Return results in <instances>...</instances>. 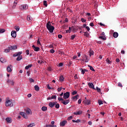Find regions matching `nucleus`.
Masks as SVG:
<instances>
[{
	"mask_svg": "<svg viewBox=\"0 0 127 127\" xmlns=\"http://www.w3.org/2000/svg\"><path fill=\"white\" fill-rule=\"evenodd\" d=\"M46 27L47 29L49 30V32H50L51 33H52L54 29H55V28H54V26L51 25V23L50 22V21H48L47 23Z\"/></svg>",
	"mask_w": 127,
	"mask_h": 127,
	"instance_id": "obj_1",
	"label": "nucleus"
},
{
	"mask_svg": "<svg viewBox=\"0 0 127 127\" xmlns=\"http://www.w3.org/2000/svg\"><path fill=\"white\" fill-rule=\"evenodd\" d=\"M5 106L6 107H12V102L10 100H7L5 102Z\"/></svg>",
	"mask_w": 127,
	"mask_h": 127,
	"instance_id": "obj_2",
	"label": "nucleus"
},
{
	"mask_svg": "<svg viewBox=\"0 0 127 127\" xmlns=\"http://www.w3.org/2000/svg\"><path fill=\"white\" fill-rule=\"evenodd\" d=\"M69 97H70V92H66L64 94V100H67V99L69 98Z\"/></svg>",
	"mask_w": 127,
	"mask_h": 127,
	"instance_id": "obj_3",
	"label": "nucleus"
},
{
	"mask_svg": "<svg viewBox=\"0 0 127 127\" xmlns=\"http://www.w3.org/2000/svg\"><path fill=\"white\" fill-rule=\"evenodd\" d=\"M8 48L9 50H15L17 49V47L16 46H10Z\"/></svg>",
	"mask_w": 127,
	"mask_h": 127,
	"instance_id": "obj_4",
	"label": "nucleus"
},
{
	"mask_svg": "<svg viewBox=\"0 0 127 127\" xmlns=\"http://www.w3.org/2000/svg\"><path fill=\"white\" fill-rule=\"evenodd\" d=\"M11 68H12V65L11 64H9L7 67V72H9V73H10V72L12 71V69H11Z\"/></svg>",
	"mask_w": 127,
	"mask_h": 127,
	"instance_id": "obj_5",
	"label": "nucleus"
},
{
	"mask_svg": "<svg viewBox=\"0 0 127 127\" xmlns=\"http://www.w3.org/2000/svg\"><path fill=\"white\" fill-rule=\"evenodd\" d=\"M21 7L20 9H21V10H24V9H26L27 8H28V6H27V4H22L21 5Z\"/></svg>",
	"mask_w": 127,
	"mask_h": 127,
	"instance_id": "obj_6",
	"label": "nucleus"
},
{
	"mask_svg": "<svg viewBox=\"0 0 127 127\" xmlns=\"http://www.w3.org/2000/svg\"><path fill=\"white\" fill-rule=\"evenodd\" d=\"M83 114V111L79 110V111H77V112H74L73 115L75 116H80V115H82Z\"/></svg>",
	"mask_w": 127,
	"mask_h": 127,
	"instance_id": "obj_7",
	"label": "nucleus"
},
{
	"mask_svg": "<svg viewBox=\"0 0 127 127\" xmlns=\"http://www.w3.org/2000/svg\"><path fill=\"white\" fill-rule=\"evenodd\" d=\"M32 48L34 49V51H36V52H37L40 50V48L38 47H35L34 45L32 46Z\"/></svg>",
	"mask_w": 127,
	"mask_h": 127,
	"instance_id": "obj_8",
	"label": "nucleus"
},
{
	"mask_svg": "<svg viewBox=\"0 0 127 127\" xmlns=\"http://www.w3.org/2000/svg\"><path fill=\"white\" fill-rule=\"evenodd\" d=\"M22 54V52H18L13 55V57H16L17 56H20Z\"/></svg>",
	"mask_w": 127,
	"mask_h": 127,
	"instance_id": "obj_9",
	"label": "nucleus"
},
{
	"mask_svg": "<svg viewBox=\"0 0 127 127\" xmlns=\"http://www.w3.org/2000/svg\"><path fill=\"white\" fill-rule=\"evenodd\" d=\"M88 85L89 86V88L93 89V90H96V88H95V86H94L93 83L89 82L88 83Z\"/></svg>",
	"mask_w": 127,
	"mask_h": 127,
	"instance_id": "obj_10",
	"label": "nucleus"
},
{
	"mask_svg": "<svg viewBox=\"0 0 127 127\" xmlns=\"http://www.w3.org/2000/svg\"><path fill=\"white\" fill-rule=\"evenodd\" d=\"M11 35L12 37L15 38V37H16V31H12V32H11Z\"/></svg>",
	"mask_w": 127,
	"mask_h": 127,
	"instance_id": "obj_11",
	"label": "nucleus"
},
{
	"mask_svg": "<svg viewBox=\"0 0 127 127\" xmlns=\"http://www.w3.org/2000/svg\"><path fill=\"white\" fill-rule=\"evenodd\" d=\"M70 102V100H65L62 101V103L63 104V105H68L69 104V102Z\"/></svg>",
	"mask_w": 127,
	"mask_h": 127,
	"instance_id": "obj_12",
	"label": "nucleus"
},
{
	"mask_svg": "<svg viewBox=\"0 0 127 127\" xmlns=\"http://www.w3.org/2000/svg\"><path fill=\"white\" fill-rule=\"evenodd\" d=\"M66 124H67V121L64 120V121L61 122L60 123V125L61 127H64L65 126V125H66Z\"/></svg>",
	"mask_w": 127,
	"mask_h": 127,
	"instance_id": "obj_13",
	"label": "nucleus"
},
{
	"mask_svg": "<svg viewBox=\"0 0 127 127\" xmlns=\"http://www.w3.org/2000/svg\"><path fill=\"white\" fill-rule=\"evenodd\" d=\"M56 103L57 102H50L49 106V107H50V108H53L55 106V105H56Z\"/></svg>",
	"mask_w": 127,
	"mask_h": 127,
	"instance_id": "obj_14",
	"label": "nucleus"
},
{
	"mask_svg": "<svg viewBox=\"0 0 127 127\" xmlns=\"http://www.w3.org/2000/svg\"><path fill=\"white\" fill-rule=\"evenodd\" d=\"M5 121L9 124H10L12 122V120H11V118L8 117L6 118Z\"/></svg>",
	"mask_w": 127,
	"mask_h": 127,
	"instance_id": "obj_15",
	"label": "nucleus"
},
{
	"mask_svg": "<svg viewBox=\"0 0 127 127\" xmlns=\"http://www.w3.org/2000/svg\"><path fill=\"white\" fill-rule=\"evenodd\" d=\"M118 36H119V33H118L117 32H115L113 33V37H114V38H117Z\"/></svg>",
	"mask_w": 127,
	"mask_h": 127,
	"instance_id": "obj_16",
	"label": "nucleus"
},
{
	"mask_svg": "<svg viewBox=\"0 0 127 127\" xmlns=\"http://www.w3.org/2000/svg\"><path fill=\"white\" fill-rule=\"evenodd\" d=\"M0 61L1 62V63H5V62H6V60H5L4 58H1L0 59Z\"/></svg>",
	"mask_w": 127,
	"mask_h": 127,
	"instance_id": "obj_17",
	"label": "nucleus"
},
{
	"mask_svg": "<svg viewBox=\"0 0 127 127\" xmlns=\"http://www.w3.org/2000/svg\"><path fill=\"white\" fill-rule=\"evenodd\" d=\"M32 67V64H30L25 66V70H28L29 68H31Z\"/></svg>",
	"mask_w": 127,
	"mask_h": 127,
	"instance_id": "obj_18",
	"label": "nucleus"
},
{
	"mask_svg": "<svg viewBox=\"0 0 127 127\" xmlns=\"http://www.w3.org/2000/svg\"><path fill=\"white\" fill-rule=\"evenodd\" d=\"M85 104H86V105H90L91 104V101L90 100H85Z\"/></svg>",
	"mask_w": 127,
	"mask_h": 127,
	"instance_id": "obj_19",
	"label": "nucleus"
},
{
	"mask_svg": "<svg viewBox=\"0 0 127 127\" xmlns=\"http://www.w3.org/2000/svg\"><path fill=\"white\" fill-rule=\"evenodd\" d=\"M99 38L101 39H102V40H106L107 37H106V36H99Z\"/></svg>",
	"mask_w": 127,
	"mask_h": 127,
	"instance_id": "obj_20",
	"label": "nucleus"
},
{
	"mask_svg": "<svg viewBox=\"0 0 127 127\" xmlns=\"http://www.w3.org/2000/svg\"><path fill=\"white\" fill-rule=\"evenodd\" d=\"M34 89L35 91H37V92H38L40 90L39 86H38V85H35Z\"/></svg>",
	"mask_w": 127,
	"mask_h": 127,
	"instance_id": "obj_21",
	"label": "nucleus"
},
{
	"mask_svg": "<svg viewBox=\"0 0 127 127\" xmlns=\"http://www.w3.org/2000/svg\"><path fill=\"white\" fill-rule=\"evenodd\" d=\"M27 19L28 21H30L32 20V17L30 16V15H28L27 16Z\"/></svg>",
	"mask_w": 127,
	"mask_h": 127,
	"instance_id": "obj_22",
	"label": "nucleus"
},
{
	"mask_svg": "<svg viewBox=\"0 0 127 127\" xmlns=\"http://www.w3.org/2000/svg\"><path fill=\"white\" fill-rule=\"evenodd\" d=\"M47 110V107L44 106L42 107V111H43V112H45Z\"/></svg>",
	"mask_w": 127,
	"mask_h": 127,
	"instance_id": "obj_23",
	"label": "nucleus"
},
{
	"mask_svg": "<svg viewBox=\"0 0 127 127\" xmlns=\"http://www.w3.org/2000/svg\"><path fill=\"white\" fill-rule=\"evenodd\" d=\"M22 59V56H18L17 58L16 59L17 61H20Z\"/></svg>",
	"mask_w": 127,
	"mask_h": 127,
	"instance_id": "obj_24",
	"label": "nucleus"
},
{
	"mask_svg": "<svg viewBox=\"0 0 127 127\" xmlns=\"http://www.w3.org/2000/svg\"><path fill=\"white\" fill-rule=\"evenodd\" d=\"M60 81L63 82L64 81V77L63 75H61L60 77Z\"/></svg>",
	"mask_w": 127,
	"mask_h": 127,
	"instance_id": "obj_25",
	"label": "nucleus"
},
{
	"mask_svg": "<svg viewBox=\"0 0 127 127\" xmlns=\"http://www.w3.org/2000/svg\"><path fill=\"white\" fill-rule=\"evenodd\" d=\"M106 62H107V64H112V61H110V60L108 58H107L106 59Z\"/></svg>",
	"mask_w": 127,
	"mask_h": 127,
	"instance_id": "obj_26",
	"label": "nucleus"
},
{
	"mask_svg": "<svg viewBox=\"0 0 127 127\" xmlns=\"http://www.w3.org/2000/svg\"><path fill=\"white\" fill-rule=\"evenodd\" d=\"M92 55H94V51L92 50L89 51V56L91 57Z\"/></svg>",
	"mask_w": 127,
	"mask_h": 127,
	"instance_id": "obj_27",
	"label": "nucleus"
},
{
	"mask_svg": "<svg viewBox=\"0 0 127 127\" xmlns=\"http://www.w3.org/2000/svg\"><path fill=\"white\" fill-rule=\"evenodd\" d=\"M35 126V124L34 123L30 124L27 126V127H32Z\"/></svg>",
	"mask_w": 127,
	"mask_h": 127,
	"instance_id": "obj_28",
	"label": "nucleus"
},
{
	"mask_svg": "<svg viewBox=\"0 0 127 127\" xmlns=\"http://www.w3.org/2000/svg\"><path fill=\"white\" fill-rule=\"evenodd\" d=\"M88 67L90 68V69L91 70V71H93V72H95V69H94L93 66L88 65Z\"/></svg>",
	"mask_w": 127,
	"mask_h": 127,
	"instance_id": "obj_29",
	"label": "nucleus"
},
{
	"mask_svg": "<svg viewBox=\"0 0 127 127\" xmlns=\"http://www.w3.org/2000/svg\"><path fill=\"white\" fill-rule=\"evenodd\" d=\"M5 32V30L4 29H0V33H3Z\"/></svg>",
	"mask_w": 127,
	"mask_h": 127,
	"instance_id": "obj_30",
	"label": "nucleus"
},
{
	"mask_svg": "<svg viewBox=\"0 0 127 127\" xmlns=\"http://www.w3.org/2000/svg\"><path fill=\"white\" fill-rule=\"evenodd\" d=\"M60 108V105H59V103L55 104V108L56 109H59Z\"/></svg>",
	"mask_w": 127,
	"mask_h": 127,
	"instance_id": "obj_31",
	"label": "nucleus"
},
{
	"mask_svg": "<svg viewBox=\"0 0 127 127\" xmlns=\"http://www.w3.org/2000/svg\"><path fill=\"white\" fill-rule=\"evenodd\" d=\"M84 36H86V37H89V33L88 32H84Z\"/></svg>",
	"mask_w": 127,
	"mask_h": 127,
	"instance_id": "obj_32",
	"label": "nucleus"
},
{
	"mask_svg": "<svg viewBox=\"0 0 127 127\" xmlns=\"http://www.w3.org/2000/svg\"><path fill=\"white\" fill-rule=\"evenodd\" d=\"M98 103L99 104V105H103V101H102V100H98Z\"/></svg>",
	"mask_w": 127,
	"mask_h": 127,
	"instance_id": "obj_33",
	"label": "nucleus"
},
{
	"mask_svg": "<svg viewBox=\"0 0 127 127\" xmlns=\"http://www.w3.org/2000/svg\"><path fill=\"white\" fill-rule=\"evenodd\" d=\"M30 112H31V110H30V109H27L26 110L27 115H29L30 114Z\"/></svg>",
	"mask_w": 127,
	"mask_h": 127,
	"instance_id": "obj_34",
	"label": "nucleus"
},
{
	"mask_svg": "<svg viewBox=\"0 0 127 127\" xmlns=\"http://www.w3.org/2000/svg\"><path fill=\"white\" fill-rule=\"evenodd\" d=\"M95 90H97L98 93H101V88H99V87H97Z\"/></svg>",
	"mask_w": 127,
	"mask_h": 127,
	"instance_id": "obj_35",
	"label": "nucleus"
},
{
	"mask_svg": "<svg viewBox=\"0 0 127 127\" xmlns=\"http://www.w3.org/2000/svg\"><path fill=\"white\" fill-rule=\"evenodd\" d=\"M63 89V87H59L58 88V92H61V90Z\"/></svg>",
	"mask_w": 127,
	"mask_h": 127,
	"instance_id": "obj_36",
	"label": "nucleus"
},
{
	"mask_svg": "<svg viewBox=\"0 0 127 127\" xmlns=\"http://www.w3.org/2000/svg\"><path fill=\"white\" fill-rule=\"evenodd\" d=\"M10 50H9V49H6L4 50V52L5 53H8V52H9Z\"/></svg>",
	"mask_w": 127,
	"mask_h": 127,
	"instance_id": "obj_37",
	"label": "nucleus"
},
{
	"mask_svg": "<svg viewBox=\"0 0 127 127\" xmlns=\"http://www.w3.org/2000/svg\"><path fill=\"white\" fill-rule=\"evenodd\" d=\"M15 29L16 30V31H19V26H16Z\"/></svg>",
	"mask_w": 127,
	"mask_h": 127,
	"instance_id": "obj_38",
	"label": "nucleus"
},
{
	"mask_svg": "<svg viewBox=\"0 0 127 127\" xmlns=\"http://www.w3.org/2000/svg\"><path fill=\"white\" fill-rule=\"evenodd\" d=\"M75 37H76V35H71V40H73V39L75 38Z\"/></svg>",
	"mask_w": 127,
	"mask_h": 127,
	"instance_id": "obj_39",
	"label": "nucleus"
},
{
	"mask_svg": "<svg viewBox=\"0 0 127 127\" xmlns=\"http://www.w3.org/2000/svg\"><path fill=\"white\" fill-rule=\"evenodd\" d=\"M24 119H28V117H27V115H26V113H25V114H24V116H23Z\"/></svg>",
	"mask_w": 127,
	"mask_h": 127,
	"instance_id": "obj_40",
	"label": "nucleus"
},
{
	"mask_svg": "<svg viewBox=\"0 0 127 127\" xmlns=\"http://www.w3.org/2000/svg\"><path fill=\"white\" fill-rule=\"evenodd\" d=\"M25 113L23 112H20V115H21V116L22 117H23L25 115Z\"/></svg>",
	"mask_w": 127,
	"mask_h": 127,
	"instance_id": "obj_41",
	"label": "nucleus"
},
{
	"mask_svg": "<svg viewBox=\"0 0 127 127\" xmlns=\"http://www.w3.org/2000/svg\"><path fill=\"white\" fill-rule=\"evenodd\" d=\"M44 5H45V6H47V1L44 0Z\"/></svg>",
	"mask_w": 127,
	"mask_h": 127,
	"instance_id": "obj_42",
	"label": "nucleus"
},
{
	"mask_svg": "<svg viewBox=\"0 0 127 127\" xmlns=\"http://www.w3.org/2000/svg\"><path fill=\"white\" fill-rule=\"evenodd\" d=\"M78 95H76V96H73V100H75H75H78Z\"/></svg>",
	"mask_w": 127,
	"mask_h": 127,
	"instance_id": "obj_43",
	"label": "nucleus"
},
{
	"mask_svg": "<svg viewBox=\"0 0 127 127\" xmlns=\"http://www.w3.org/2000/svg\"><path fill=\"white\" fill-rule=\"evenodd\" d=\"M29 81H30V82H31V83H34V79H33L32 78H30Z\"/></svg>",
	"mask_w": 127,
	"mask_h": 127,
	"instance_id": "obj_44",
	"label": "nucleus"
},
{
	"mask_svg": "<svg viewBox=\"0 0 127 127\" xmlns=\"http://www.w3.org/2000/svg\"><path fill=\"white\" fill-rule=\"evenodd\" d=\"M50 53H52L53 54V53H54L55 52V51L54 50V49H51L50 51Z\"/></svg>",
	"mask_w": 127,
	"mask_h": 127,
	"instance_id": "obj_45",
	"label": "nucleus"
},
{
	"mask_svg": "<svg viewBox=\"0 0 127 127\" xmlns=\"http://www.w3.org/2000/svg\"><path fill=\"white\" fill-rule=\"evenodd\" d=\"M53 100H56V95H54L51 97Z\"/></svg>",
	"mask_w": 127,
	"mask_h": 127,
	"instance_id": "obj_46",
	"label": "nucleus"
},
{
	"mask_svg": "<svg viewBox=\"0 0 127 127\" xmlns=\"http://www.w3.org/2000/svg\"><path fill=\"white\" fill-rule=\"evenodd\" d=\"M58 100H59V101H62V102H63V101H64V99H63V98H61V97H59V98H58Z\"/></svg>",
	"mask_w": 127,
	"mask_h": 127,
	"instance_id": "obj_47",
	"label": "nucleus"
},
{
	"mask_svg": "<svg viewBox=\"0 0 127 127\" xmlns=\"http://www.w3.org/2000/svg\"><path fill=\"white\" fill-rule=\"evenodd\" d=\"M118 86H119V87H121V88H123V85L122 84V83L121 82L118 83Z\"/></svg>",
	"mask_w": 127,
	"mask_h": 127,
	"instance_id": "obj_48",
	"label": "nucleus"
},
{
	"mask_svg": "<svg viewBox=\"0 0 127 127\" xmlns=\"http://www.w3.org/2000/svg\"><path fill=\"white\" fill-rule=\"evenodd\" d=\"M47 88H48L49 90H51L52 89L51 87H50V85L49 84L47 85Z\"/></svg>",
	"mask_w": 127,
	"mask_h": 127,
	"instance_id": "obj_49",
	"label": "nucleus"
},
{
	"mask_svg": "<svg viewBox=\"0 0 127 127\" xmlns=\"http://www.w3.org/2000/svg\"><path fill=\"white\" fill-rule=\"evenodd\" d=\"M81 71V73L84 74H85V70L84 69H83V68H81L80 69Z\"/></svg>",
	"mask_w": 127,
	"mask_h": 127,
	"instance_id": "obj_50",
	"label": "nucleus"
},
{
	"mask_svg": "<svg viewBox=\"0 0 127 127\" xmlns=\"http://www.w3.org/2000/svg\"><path fill=\"white\" fill-rule=\"evenodd\" d=\"M81 21H82V22H86V19H85L82 18L81 19Z\"/></svg>",
	"mask_w": 127,
	"mask_h": 127,
	"instance_id": "obj_51",
	"label": "nucleus"
},
{
	"mask_svg": "<svg viewBox=\"0 0 127 127\" xmlns=\"http://www.w3.org/2000/svg\"><path fill=\"white\" fill-rule=\"evenodd\" d=\"M62 66H63V63H60L59 64V67H62Z\"/></svg>",
	"mask_w": 127,
	"mask_h": 127,
	"instance_id": "obj_52",
	"label": "nucleus"
},
{
	"mask_svg": "<svg viewBox=\"0 0 127 127\" xmlns=\"http://www.w3.org/2000/svg\"><path fill=\"white\" fill-rule=\"evenodd\" d=\"M26 53L27 55H29V50H27L26 51Z\"/></svg>",
	"mask_w": 127,
	"mask_h": 127,
	"instance_id": "obj_53",
	"label": "nucleus"
},
{
	"mask_svg": "<svg viewBox=\"0 0 127 127\" xmlns=\"http://www.w3.org/2000/svg\"><path fill=\"white\" fill-rule=\"evenodd\" d=\"M37 44L38 45H41V44L40 43V41H39V39L37 40Z\"/></svg>",
	"mask_w": 127,
	"mask_h": 127,
	"instance_id": "obj_54",
	"label": "nucleus"
},
{
	"mask_svg": "<svg viewBox=\"0 0 127 127\" xmlns=\"http://www.w3.org/2000/svg\"><path fill=\"white\" fill-rule=\"evenodd\" d=\"M76 94H77V92L76 91H73V92H72V95H73V96H74V95H76Z\"/></svg>",
	"mask_w": 127,
	"mask_h": 127,
	"instance_id": "obj_55",
	"label": "nucleus"
},
{
	"mask_svg": "<svg viewBox=\"0 0 127 127\" xmlns=\"http://www.w3.org/2000/svg\"><path fill=\"white\" fill-rule=\"evenodd\" d=\"M10 84H11L12 86H13L14 85V81L13 80H11V82H10Z\"/></svg>",
	"mask_w": 127,
	"mask_h": 127,
	"instance_id": "obj_56",
	"label": "nucleus"
},
{
	"mask_svg": "<svg viewBox=\"0 0 127 127\" xmlns=\"http://www.w3.org/2000/svg\"><path fill=\"white\" fill-rule=\"evenodd\" d=\"M38 63L39 64H42V63H43V62L42 61H41V62L40 61H38Z\"/></svg>",
	"mask_w": 127,
	"mask_h": 127,
	"instance_id": "obj_57",
	"label": "nucleus"
},
{
	"mask_svg": "<svg viewBox=\"0 0 127 127\" xmlns=\"http://www.w3.org/2000/svg\"><path fill=\"white\" fill-rule=\"evenodd\" d=\"M65 32H66V33H70L71 31H69V30H65Z\"/></svg>",
	"mask_w": 127,
	"mask_h": 127,
	"instance_id": "obj_58",
	"label": "nucleus"
},
{
	"mask_svg": "<svg viewBox=\"0 0 127 127\" xmlns=\"http://www.w3.org/2000/svg\"><path fill=\"white\" fill-rule=\"evenodd\" d=\"M86 29H87V31H90V27L89 26H86Z\"/></svg>",
	"mask_w": 127,
	"mask_h": 127,
	"instance_id": "obj_59",
	"label": "nucleus"
},
{
	"mask_svg": "<svg viewBox=\"0 0 127 127\" xmlns=\"http://www.w3.org/2000/svg\"><path fill=\"white\" fill-rule=\"evenodd\" d=\"M17 5V4H14V3H13V6H12V8H14L15 7H16V6Z\"/></svg>",
	"mask_w": 127,
	"mask_h": 127,
	"instance_id": "obj_60",
	"label": "nucleus"
},
{
	"mask_svg": "<svg viewBox=\"0 0 127 127\" xmlns=\"http://www.w3.org/2000/svg\"><path fill=\"white\" fill-rule=\"evenodd\" d=\"M116 62H117V63H119V62H120V59H116Z\"/></svg>",
	"mask_w": 127,
	"mask_h": 127,
	"instance_id": "obj_61",
	"label": "nucleus"
},
{
	"mask_svg": "<svg viewBox=\"0 0 127 127\" xmlns=\"http://www.w3.org/2000/svg\"><path fill=\"white\" fill-rule=\"evenodd\" d=\"M58 38L60 39H61V38H62V35H58Z\"/></svg>",
	"mask_w": 127,
	"mask_h": 127,
	"instance_id": "obj_62",
	"label": "nucleus"
},
{
	"mask_svg": "<svg viewBox=\"0 0 127 127\" xmlns=\"http://www.w3.org/2000/svg\"><path fill=\"white\" fill-rule=\"evenodd\" d=\"M89 25L92 27L94 26V23L93 22L90 23Z\"/></svg>",
	"mask_w": 127,
	"mask_h": 127,
	"instance_id": "obj_63",
	"label": "nucleus"
},
{
	"mask_svg": "<svg viewBox=\"0 0 127 127\" xmlns=\"http://www.w3.org/2000/svg\"><path fill=\"white\" fill-rule=\"evenodd\" d=\"M52 125H46V127H52Z\"/></svg>",
	"mask_w": 127,
	"mask_h": 127,
	"instance_id": "obj_64",
	"label": "nucleus"
}]
</instances>
